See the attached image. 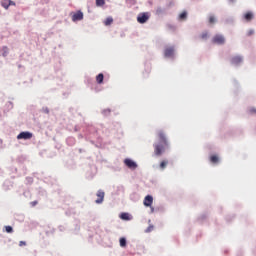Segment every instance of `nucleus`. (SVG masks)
Instances as JSON below:
<instances>
[{"label":"nucleus","mask_w":256,"mask_h":256,"mask_svg":"<svg viewBox=\"0 0 256 256\" xmlns=\"http://www.w3.org/2000/svg\"><path fill=\"white\" fill-rule=\"evenodd\" d=\"M164 57L165 59H173L175 57V47L166 46L164 48Z\"/></svg>","instance_id":"obj_1"},{"label":"nucleus","mask_w":256,"mask_h":256,"mask_svg":"<svg viewBox=\"0 0 256 256\" xmlns=\"http://www.w3.org/2000/svg\"><path fill=\"white\" fill-rule=\"evenodd\" d=\"M150 17L151 15L149 14V12H142L138 14L137 21L138 23H141V24L147 23Z\"/></svg>","instance_id":"obj_2"},{"label":"nucleus","mask_w":256,"mask_h":256,"mask_svg":"<svg viewBox=\"0 0 256 256\" xmlns=\"http://www.w3.org/2000/svg\"><path fill=\"white\" fill-rule=\"evenodd\" d=\"M212 43H214L215 45H225V36L221 34H216L212 38Z\"/></svg>","instance_id":"obj_3"},{"label":"nucleus","mask_w":256,"mask_h":256,"mask_svg":"<svg viewBox=\"0 0 256 256\" xmlns=\"http://www.w3.org/2000/svg\"><path fill=\"white\" fill-rule=\"evenodd\" d=\"M18 140L24 139V141H27L29 139H33V133L31 132H21L18 136H17Z\"/></svg>","instance_id":"obj_4"},{"label":"nucleus","mask_w":256,"mask_h":256,"mask_svg":"<svg viewBox=\"0 0 256 256\" xmlns=\"http://www.w3.org/2000/svg\"><path fill=\"white\" fill-rule=\"evenodd\" d=\"M96 195H97L98 199H96L95 203L100 205V203H103V201L105 199V192L103 190H99Z\"/></svg>","instance_id":"obj_5"},{"label":"nucleus","mask_w":256,"mask_h":256,"mask_svg":"<svg viewBox=\"0 0 256 256\" xmlns=\"http://www.w3.org/2000/svg\"><path fill=\"white\" fill-rule=\"evenodd\" d=\"M72 21H83V12L78 10L76 13L72 15Z\"/></svg>","instance_id":"obj_6"},{"label":"nucleus","mask_w":256,"mask_h":256,"mask_svg":"<svg viewBox=\"0 0 256 256\" xmlns=\"http://www.w3.org/2000/svg\"><path fill=\"white\" fill-rule=\"evenodd\" d=\"M124 163H125L126 167H128L129 169H137V163H135L131 159H125Z\"/></svg>","instance_id":"obj_7"},{"label":"nucleus","mask_w":256,"mask_h":256,"mask_svg":"<svg viewBox=\"0 0 256 256\" xmlns=\"http://www.w3.org/2000/svg\"><path fill=\"white\" fill-rule=\"evenodd\" d=\"M161 145H162V151H165V149H169V140H167V137L164 135L161 136Z\"/></svg>","instance_id":"obj_8"},{"label":"nucleus","mask_w":256,"mask_h":256,"mask_svg":"<svg viewBox=\"0 0 256 256\" xmlns=\"http://www.w3.org/2000/svg\"><path fill=\"white\" fill-rule=\"evenodd\" d=\"M144 206L145 207H151V205H153V196L151 195H147L145 198H144Z\"/></svg>","instance_id":"obj_9"},{"label":"nucleus","mask_w":256,"mask_h":256,"mask_svg":"<svg viewBox=\"0 0 256 256\" xmlns=\"http://www.w3.org/2000/svg\"><path fill=\"white\" fill-rule=\"evenodd\" d=\"M232 65H241L243 63V58L241 56H234L231 59Z\"/></svg>","instance_id":"obj_10"},{"label":"nucleus","mask_w":256,"mask_h":256,"mask_svg":"<svg viewBox=\"0 0 256 256\" xmlns=\"http://www.w3.org/2000/svg\"><path fill=\"white\" fill-rule=\"evenodd\" d=\"M1 5H2V7H4V9H9V7H11V5H15V2H13L11 0H2Z\"/></svg>","instance_id":"obj_11"},{"label":"nucleus","mask_w":256,"mask_h":256,"mask_svg":"<svg viewBox=\"0 0 256 256\" xmlns=\"http://www.w3.org/2000/svg\"><path fill=\"white\" fill-rule=\"evenodd\" d=\"M120 219L123 221H131V215L127 212H124L120 215Z\"/></svg>","instance_id":"obj_12"},{"label":"nucleus","mask_w":256,"mask_h":256,"mask_svg":"<svg viewBox=\"0 0 256 256\" xmlns=\"http://www.w3.org/2000/svg\"><path fill=\"white\" fill-rule=\"evenodd\" d=\"M103 79H105L103 73H100L96 76V82L98 83V85H101V83H103Z\"/></svg>","instance_id":"obj_13"},{"label":"nucleus","mask_w":256,"mask_h":256,"mask_svg":"<svg viewBox=\"0 0 256 256\" xmlns=\"http://www.w3.org/2000/svg\"><path fill=\"white\" fill-rule=\"evenodd\" d=\"M210 163L217 165V163H219V156H217V155L210 156Z\"/></svg>","instance_id":"obj_14"},{"label":"nucleus","mask_w":256,"mask_h":256,"mask_svg":"<svg viewBox=\"0 0 256 256\" xmlns=\"http://www.w3.org/2000/svg\"><path fill=\"white\" fill-rule=\"evenodd\" d=\"M244 19L246 21H251L253 19V13L252 12H247L246 14H244Z\"/></svg>","instance_id":"obj_15"},{"label":"nucleus","mask_w":256,"mask_h":256,"mask_svg":"<svg viewBox=\"0 0 256 256\" xmlns=\"http://www.w3.org/2000/svg\"><path fill=\"white\" fill-rule=\"evenodd\" d=\"M119 243L120 247H127V239H125L124 237L120 238Z\"/></svg>","instance_id":"obj_16"},{"label":"nucleus","mask_w":256,"mask_h":256,"mask_svg":"<svg viewBox=\"0 0 256 256\" xmlns=\"http://www.w3.org/2000/svg\"><path fill=\"white\" fill-rule=\"evenodd\" d=\"M113 23V17H108L106 18V20L104 21V25L109 26Z\"/></svg>","instance_id":"obj_17"},{"label":"nucleus","mask_w":256,"mask_h":256,"mask_svg":"<svg viewBox=\"0 0 256 256\" xmlns=\"http://www.w3.org/2000/svg\"><path fill=\"white\" fill-rule=\"evenodd\" d=\"M208 21L210 25H213V23H217V19L213 15L209 16Z\"/></svg>","instance_id":"obj_18"},{"label":"nucleus","mask_w":256,"mask_h":256,"mask_svg":"<svg viewBox=\"0 0 256 256\" xmlns=\"http://www.w3.org/2000/svg\"><path fill=\"white\" fill-rule=\"evenodd\" d=\"M105 5V0H96V7H103Z\"/></svg>","instance_id":"obj_19"},{"label":"nucleus","mask_w":256,"mask_h":256,"mask_svg":"<svg viewBox=\"0 0 256 256\" xmlns=\"http://www.w3.org/2000/svg\"><path fill=\"white\" fill-rule=\"evenodd\" d=\"M184 19H187V12H182V13L179 15V20H180V21H184Z\"/></svg>","instance_id":"obj_20"},{"label":"nucleus","mask_w":256,"mask_h":256,"mask_svg":"<svg viewBox=\"0 0 256 256\" xmlns=\"http://www.w3.org/2000/svg\"><path fill=\"white\" fill-rule=\"evenodd\" d=\"M155 154L156 155H161V146L160 145L155 146Z\"/></svg>","instance_id":"obj_21"},{"label":"nucleus","mask_w":256,"mask_h":256,"mask_svg":"<svg viewBox=\"0 0 256 256\" xmlns=\"http://www.w3.org/2000/svg\"><path fill=\"white\" fill-rule=\"evenodd\" d=\"M209 37V33L207 32H203L201 35H200V39H203V40H207Z\"/></svg>","instance_id":"obj_22"},{"label":"nucleus","mask_w":256,"mask_h":256,"mask_svg":"<svg viewBox=\"0 0 256 256\" xmlns=\"http://www.w3.org/2000/svg\"><path fill=\"white\" fill-rule=\"evenodd\" d=\"M167 165H169V161L163 160V161L161 162V169H165V167H167Z\"/></svg>","instance_id":"obj_23"},{"label":"nucleus","mask_w":256,"mask_h":256,"mask_svg":"<svg viewBox=\"0 0 256 256\" xmlns=\"http://www.w3.org/2000/svg\"><path fill=\"white\" fill-rule=\"evenodd\" d=\"M6 233H13V227L5 226Z\"/></svg>","instance_id":"obj_24"},{"label":"nucleus","mask_w":256,"mask_h":256,"mask_svg":"<svg viewBox=\"0 0 256 256\" xmlns=\"http://www.w3.org/2000/svg\"><path fill=\"white\" fill-rule=\"evenodd\" d=\"M251 35H255V30L251 29L247 32V37H251Z\"/></svg>","instance_id":"obj_25"},{"label":"nucleus","mask_w":256,"mask_h":256,"mask_svg":"<svg viewBox=\"0 0 256 256\" xmlns=\"http://www.w3.org/2000/svg\"><path fill=\"white\" fill-rule=\"evenodd\" d=\"M25 245H27V242H25V241L19 242V247H24Z\"/></svg>","instance_id":"obj_26"},{"label":"nucleus","mask_w":256,"mask_h":256,"mask_svg":"<svg viewBox=\"0 0 256 256\" xmlns=\"http://www.w3.org/2000/svg\"><path fill=\"white\" fill-rule=\"evenodd\" d=\"M37 201H32L31 203H30V205L32 206V207H35V205H37Z\"/></svg>","instance_id":"obj_27"},{"label":"nucleus","mask_w":256,"mask_h":256,"mask_svg":"<svg viewBox=\"0 0 256 256\" xmlns=\"http://www.w3.org/2000/svg\"><path fill=\"white\" fill-rule=\"evenodd\" d=\"M250 113H256V109L255 108L250 109Z\"/></svg>","instance_id":"obj_28"}]
</instances>
